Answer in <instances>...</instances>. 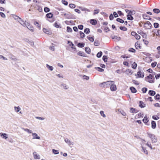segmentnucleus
<instances>
[{"instance_id":"1","label":"nucleus","mask_w":160,"mask_h":160,"mask_svg":"<svg viewBox=\"0 0 160 160\" xmlns=\"http://www.w3.org/2000/svg\"><path fill=\"white\" fill-rule=\"evenodd\" d=\"M11 18L17 20L19 23L23 27H26L27 28L32 32H33L34 29L33 27L28 22L24 21L19 17L15 15L12 14L11 15Z\"/></svg>"},{"instance_id":"2","label":"nucleus","mask_w":160,"mask_h":160,"mask_svg":"<svg viewBox=\"0 0 160 160\" xmlns=\"http://www.w3.org/2000/svg\"><path fill=\"white\" fill-rule=\"evenodd\" d=\"M112 82L111 81H109L107 82H103L99 84V86L102 88H108L110 86L111 83Z\"/></svg>"},{"instance_id":"3","label":"nucleus","mask_w":160,"mask_h":160,"mask_svg":"<svg viewBox=\"0 0 160 160\" xmlns=\"http://www.w3.org/2000/svg\"><path fill=\"white\" fill-rule=\"evenodd\" d=\"M149 137L151 139L152 143H155L157 142V139L154 135L150 133H147Z\"/></svg>"},{"instance_id":"4","label":"nucleus","mask_w":160,"mask_h":160,"mask_svg":"<svg viewBox=\"0 0 160 160\" xmlns=\"http://www.w3.org/2000/svg\"><path fill=\"white\" fill-rule=\"evenodd\" d=\"M154 76L151 74H150L146 78V80L151 83L154 82Z\"/></svg>"},{"instance_id":"5","label":"nucleus","mask_w":160,"mask_h":160,"mask_svg":"<svg viewBox=\"0 0 160 160\" xmlns=\"http://www.w3.org/2000/svg\"><path fill=\"white\" fill-rule=\"evenodd\" d=\"M152 25L151 23L149 21H147L145 22L144 25V27L145 29H150Z\"/></svg>"},{"instance_id":"6","label":"nucleus","mask_w":160,"mask_h":160,"mask_svg":"<svg viewBox=\"0 0 160 160\" xmlns=\"http://www.w3.org/2000/svg\"><path fill=\"white\" fill-rule=\"evenodd\" d=\"M112 83H111L110 84V89L111 91H115L117 90L116 86L114 84V82L113 81H112Z\"/></svg>"},{"instance_id":"7","label":"nucleus","mask_w":160,"mask_h":160,"mask_svg":"<svg viewBox=\"0 0 160 160\" xmlns=\"http://www.w3.org/2000/svg\"><path fill=\"white\" fill-rule=\"evenodd\" d=\"M64 141L69 146L71 147V145H73L74 144L73 142H72L68 138H66L64 139Z\"/></svg>"},{"instance_id":"8","label":"nucleus","mask_w":160,"mask_h":160,"mask_svg":"<svg viewBox=\"0 0 160 160\" xmlns=\"http://www.w3.org/2000/svg\"><path fill=\"white\" fill-rule=\"evenodd\" d=\"M0 136L2 138L5 139H7L8 138V135L7 134L3 132L0 133Z\"/></svg>"},{"instance_id":"9","label":"nucleus","mask_w":160,"mask_h":160,"mask_svg":"<svg viewBox=\"0 0 160 160\" xmlns=\"http://www.w3.org/2000/svg\"><path fill=\"white\" fill-rule=\"evenodd\" d=\"M137 76H138L137 78H143L144 77V73L143 72H141V71H139L137 72Z\"/></svg>"},{"instance_id":"10","label":"nucleus","mask_w":160,"mask_h":160,"mask_svg":"<svg viewBox=\"0 0 160 160\" xmlns=\"http://www.w3.org/2000/svg\"><path fill=\"white\" fill-rule=\"evenodd\" d=\"M32 135L33 139H40L41 138L40 137L38 136V134L36 133H32Z\"/></svg>"},{"instance_id":"11","label":"nucleus","mask_w":160,"mask_h":160,"mask_svg":"<svg viewBox=\"0 0 160 160\" xmlns=\"http://www.w3.org/2000/svg\"><path fill=\"white\" fill-rule=\"evenodd\" d=\"M33 157L35 159H39L40 158V155L37 153L36 152H34L33 153Z\"/></svg>"},{"instance_id":"12","label":"nucleus","mask_w":160,"mask_h":160,"mask_svg":"<svg viewBox=\"0 0 160 160\" xmlns=\"http://www.w3.org/2000/svg\"><path fill=\"white\" fill-rule=\"evenodd\" d=\"M111 38L112 39H114L115 40L117 41H119L121 39V38L120 37L117 36H112Z\"/></svg>"},{"instance_id":"13","label":"nucleus","mask_w":160,"mask_h":160,"mask_svg":"<svg viewBox=\"0 0 160 160\" xmlns=\"http://www.w3.org/2000/svg\"><path fill=\"white\" fill-rule=\"evenodd\" d=\"M139 106L141 108H144L145 107L146 105L142 101H140L139 102Z\"/></svg>"},{"instance_id":"14","label":"nucleus","mask_w":160,"mask_h":160,"mask_svg":"<svg viewBox=\"0 0 160 160\" xmlns=\"http://www.w3.org/2000/svg\"><path fill=\"white\" fill-rule=\"evenodd\" d=\"M143 122L145 123H147L148 122V120L147 115H145L143 119Z\"/></svg>"},{"instance_id":"15","label":"nucleus","mask_w":160,"mask_h":160,"mask_svg":"<svg viewBox=\"0 0 160 160\" xmlns=\"http://www.w3.org/2000/svg\"><path fill=\"white\" fill-rule=\"evenodd\" d=\"M61 86L63 88L65 89H68L69 88L68 86L64 83H62L61 85Z\"/></svg>"},{"instance_id":"16","label":"nucleus","mask_w":160,"mask_h":160,"mask_svg":"<svg viewBox=\"0 0 160 160\" xmlns=\"http://www.w3.org/2000/svg\"><path fill=\"white\" fill-rule=\"evenodd\" d=\"M63 15L66 17L67 18L70 19L72 18L71 15L70 14V13H65Z\"/></svg>"},{"instance_id":"17","label":"nucleus","mask_w":160,"mask_h":160,"mask_svg":"<svg viewBox=\"0 0 160 160\" xmlns=\"http://www.w3.org/2000/svg\"><path fill=\"white\" fill-rule=\"evenodd\" d=\"M156 125L155 122L154 121H152L151 122V126L152 128L153 129H155L156 127Z\"/></svg>"},{"instance_id":"18","label":"nucleus","mask_w":160,"mask_h":160,"mask_svg":"<svg viewBox=\"0 0 160 160\" xmlns=\"http://www.w3.org/2000/svg\"><path fill=\"white\" fill-rule=\"evenodd\" d=\"M135 45L136 49H139L141 48V46H140V44L138 42H136L135 43Z\"/></svg>"},{"instance_id":"19","label":"nucleus","mask_w":160,"mask_h":160,"mask_svg":"<svg viewBox=\"0 0 160 160\" xmlns=\"http://www.w3.org/2000/svg\"><path fill=\"white\" fill-rule=\"evenodd\" d=\"M143 18L146 19L150 20L151 18L150 17L146 14H144L142 15Z\"/></svg>"},{"instance_id":"20","label":"nucleus","mask_w":160,"mask_h":160,"mask_svg":"<svg viewBox=\"0 0 160 160\" xmlns=\"http://www.w3.org/2000/svg\"><path fill=\"white\" fill-rule=\"evenodd\" d=\"M90 23L92 25H95L97 23V21L95 19H91L90 21Z\"/></svg>"},{"instance_id":"21","label":"nucleus","mask_w":160,"mask_h":160,"mask_svg":"<svg viewBox=\"0 0 160 160\" xmlns=\"http://www.w3.org/2000/svg\"><path fill=\"white\" fill-rule=\"evenodd\" d=\"M142 151L145 154L147 155L148 154V152L144 147L142 146Z\"/></svg>"},{"instance_id":"22","label":"nucleus","mask_w":160,"mask_h":160,"mask_svg":"<svg viewBox=\"0 0 160 160\" xmlns=\"http://www.w3.org/2000/svg\"><path fill=\"white\" fill-rule=\"evenodd\" d=\"M148 94L151 96H153L155 94L156 92L153 91L149 90Z\"/></svg>"},{"instance_id":"23","label":"nucleus","mask_w":160,"mask_h":160,"mask_svg":"<svg viewBox=\"0 0 160 160\" xmlns=\"http://www.w3.org/2000/svg\"><path fill=\"white\" fill-rule=\"evenodd\" d=\"M53 14L51 12L47 13L46 15V17L48 18H51L52 17Z\"/></svg>"},{"instance_id":"24","label":"nucleus","mask_w":160,"mask_h":160,"mask_svg":"<svg viewBox=\"0 0 160 160\" xmlns=\"http://www.w3.org/2000/svg\"><path fill=\"white\" fill-rule=\"evenodd\" d=\"M43 32H44L45 33L48 34H51V32L49 31V30L48 29L46 28H43Z\"/></svg>"},{"instance_id":"25","label":"nucleus","mask_w":160,"mask_h":160,"mask_svg":"<svg viewBox=\"0 0 160 160\" xmlns=\"http://www.w3.org/2000/svg\"><path fill=\"white\" fill-rule=\"evenodd\" d=\"M80 76L81 77H82V78L84 80H88L89 79V77L87 76H86L85 75H80Z\"/></svg>"},{"instance_id":"26","label":"nucleus","mask_w":160,"mask_h":160,"mask_svg":"<svg viewBox=\"0 0 160 160\" xmlns=\"http://www.w3.org/2000/svg\"><path fill=\"white\" fill-rule=\"evenodd\" d=\"M22 129L24 131L27 132L28 133H32V131L30 129H29L27 128H22Z\"/></svg>"},{"instance_id":"27","label":"nucleus","mask_w":160,"mask_h":160,"mask_svg":"<svg viewBox=\"0 0 160 160\" xmlns=\"http://www.w3.org/2000/svg\"><path fill=\"white\" fill-rule=\"evenodd\" d=\"M130 89L132 93H135L137 92L136 89L134 87H132L130 88Z\"/></svg>"},{"instance_id":"28","label":"nucleus","mask_w":160,"mask_h":160,"mask_svg":"<svg viewBox=\"0 0 160 160\" xmlns=\"http://www.w3.org/2000/svg\"><path fill=\"white\" fill-rule=\"evenodd\" d=\"M87 38L91 42H93L94 41V38L93 37L88 36L87 37Z\"/></svg>"},{"instance_id":"29","label":"nucleus","mask_w":160,"mask_h":160,"mask_svg":"<svg viewBox=\"0 0 160 160\" xmlns=\"http://www.w3.org/2000/svg\"><path fill=\"white\" fill-rule=\"evenodd\" d=\"M78 54L81 56L84 57L85 54L82 52L79 51L78 53Z\"/></svg>"},{"instance_id":"30","label":"nucleus","mask_w":160,"mask_h":160,"mask_svg":"<svg viewBox=\"0 0 160 160\" xmlns=\"http://www.w3.org/2000/svg\"><path fill=\"white\" fill-rule=\"evenodd\" d=\"M34 24L39 29H41V26L39 25V24L37 22H34Z\"/></svg>"},{"instance_id":"31","label":"nucleus","mask_w":160,"mask_h":160,"mask_svg":"<svg viewBox=\"0 0 160 160\" xmlns=\"http://www.w3.org/2000/svg\"><path fill=\"white\" fill-rule=\"evenodd\" d=\"M81 9V10L82 11H87V12H90V10L87 8H80Z\"/></svg>"},{"instance_id":"32","label":"nucleus","mask_w":160,"mask_h":160,"mask_svg":"<svg viewBox=\"0 0 160 160\" xmlns=\"http://www.w3.org/2000/svg\"><path fill=\"white\" fill-rule=\"evenodd\" d=\"M84 32L86 34H88L90 32V29L88 28H86L84 30Z\"/></svg>"},{"instance_id":"33","label":"nucleus","mask_w":160,"mask_h":160,"mask_svg":"<svg viewBox=\"0 0 160 160\" xmlns=\"http://www.w3.org/2000/svg\"><path fill=\"white\" fill-rule=\"evenodd\" d=\"M79 33L80 34V36L81 38H83L85 37V35L83 32H82L81 31H80L79 32Z\"/></svg>"},{"instance_id":"34","label":"nucleus","mask_w":160,"mask_h":160,"mask_svg":"<svg viewBox=\"0 0 160 160\" xmlns=\"http://www.w3.org/2000/svg\"><path fill=\"white\" fill-rule=\"evenodd\" d=\"M153 12L156 13H158L160 12V10L158 8H154L153 10Z\"/></svg>"},{"instance_id":"35","label":"nucleus","mask_w":160,"mask_h":160,"mask_svg":"<svg viewBox=\"0 0 160 160\" xmlns=\"http://www.w3.org/2000/svg\"><path fill=\"white\" fill-rule=\"evenodd\" d=\"M85 51L88 54H89L90 52V49L88 47H86L85 48Z\"/></svg>"},{"instance_id":"36","label":"nucleus","mask_w":160,"mask_h":160,"mask_svg":"<svg viewBox=\"0 0 160 160\" xmlns=\"http://www.w3.org/2000/svg\"><path fill=\"white\" fill-rule=\"evenodd\" d=\"M127 17H128L127 19L128 20H132L133 19V18L130 15L128 14L127 15Z\"/></svg>"},{"instance_id":"37","label":"nucleus","mask_w":160,"mask_h":160,"mask_svg":"<svg viewBox=\"0 0 160 160\" xmlns=\"http://www.w3.org/2000/svg\"><path fill=\"white\" fill-rule=\"evenodd\" d=\"M94 44L95 46H98L99 45V41L98 40H95L94 42Z\"/></svg>"},{"instance_id":"38","label":"nucleus","mask_w":160,"mask_h":160,"mask_svg":"<svg viewBox=\"0 0 160 160\" xmlns=\"http://www.w3.org/2000/svg\"><path fill=\"white\" fill-rule=\"evenodd\" d=\"M52 152L53 153H54L55 154H58L59 153L58 150L53 149L52 150Z\"/></svg>"},{"instance_id":"39","label":"nucleus","mask_w":160,"mask_h":160,"mask_svg":"<svg viewBox=\"0 0 160 160\" xmlns=\"http://www.w3.org/2000/svg\"><path fill=\"white\" fill-rule=\"evenodd\" d=\"M119 28L120 30L123 31H126L127 30V28L125 27H120Z\"/></svg>"},{"instance_id":"40","label":"nucleus","mask_w":160,"mask_h":160,"mask_svg":"<svg viewBox=\"0 0 160 160\" xmlns=\"http://www.w3.org/2000/svg\"><path fill=\"white\" fill-rule=\"evenodd\" d=\"M102 52L101 51L98 52L97 54V57L98 58H100L102 55Z\"/></svg>"},{"instance_id":"41","label":"nucleus","mask_w":160,"mask_h":160,"mask_svg":"<svg viewBox=\"0 0 160 160\" xmlns=\"http://www.w3.org/2000/svg\"><path fill=\"white\" fill-rule=\"evenodd\" d=\"M46 67L49 70H53V68L52 66H50L48 64L46 65Z\"/></svg>"},{"instance_id":"42","label":"nucleus","mask_w":160,"mask_h":160,"mask_svg":"<svg viewBox=\"0 0 160 160\" xmlns=\"http://www.w3.org/2000/svg\"><path fill=\"white\" fill-rule=\"evenodd\" d=\"M14 109L15 111L16 112H18L21 109L19 107H15Z\"/></svg>"},{"instance_id":"43","label":"nucleus","mask_w":160,"mask_h":160,"mask_svg":"<svg viewBox=\"0 0 160 160\" xmlns=\"http://www.w3.org/2000/svg\"><path fill=\"white\" fill-rule=\"evenodd\" d=\"M116 20L117 21L121 23H123L124 22V20L120 18H117Z\"/></svg>"},{"instance_id":"44","label":"nucleus","mask_w":160,"mask_h":160,"mask_svg":"<svg viewBox=\"0 0 160 160\" xmlns=\"http://www.w3.org/2000/svg\"><path fill=\"white\" fill-rule=\"evenodd\" d=\"M69 7L70 8H74L76 7V5L74 4H70L69 5Z\"/></svg>"},{"instance_id":"45","label":"nucleus","mask_w":160,"mask_h":160,"mask_svg":"<svg viewBox=\"0 0 160 160\" xmlns=\"http://www.w3.org/2000/svg\"><path fill=\"white\" fill-rule=\"evenodd\" d=\"M78 46L79 47L82 48L84 46V44L79 43L78 44Z\"/></svg>"},{"instance_id":"46","label":"nucleus","mask_w":160,"mask_h":160,"mask_svg":"<svg viewBox=\"0 0 160 160\" xmlns=\"http://www.w3.org/2000/svg\"><path fill=\"white\" fill-rule=\"evenodd\" d=\"M61 2L63 4L66 6L68 5V2L65 0H62Z\"/></svg>"},{"instance_id":"47","label":"nucleus","mask_w":160,"mask_h":160,"mask_svg":"<svg viewBox=\"0 0 160 160\" xmlns=\"http://www.w3.org/2000/svg\"><path fill=\"white\" fill-rule=\"evenodd\" d=\"M67 30L68 32H71L72 31V29L68 26L67 27Z\"/></svg>"},{"instance_id":"48","label":"nucleus","mask_w":160,"mask_h":160,"mask_svg":"<svg viewBox=\"0 0 160 160\" xmlns=\"http://www.w3.org/2000/svg\"><path fill=\"white\" fill-rule=\"evenodd\" d=\"M69 43H70V44L69 45L70 46H72V47H71V48H75L74 47H73L74 46V44L71 42L68 41V43L69 44Z\"/></svg>"},{"instance_id":"49","label":"nucleus","mask_w":160,"mask_h":160,"mask_svg":"<svg viewBox=\"0 0 160 160\" xmlns=\"http://www.w3.org/2000/svg\"><path fill=\"white\" fill-rule=\"evenodd\" d=\"M50 9L48 7H45L44 8V11L46 12H48L50 11Z\"/></svg>"},{"instance_id":"50","label":"nucleus","mask_w":160,"mask_h":160,"mask_svg":"<svg viewBox=\"0 0 160 160\" xmlns=\"http://www.w3.org/2000/svg\"><path fill=\"white\" fill-rule=\"evenodd\" d=\"M137 67V64L135 63V62H134V63L132 64V67L133 69H135Z\"/></svg>"},{"instance_id":"51","label":"nucleus","mask_w":160,"mask_h":160,"mask_svg":"<svg viewBox=\"0 0 160 160\" xmlns=\"http://www.w3.org/2000/svg\"><path fill=\"white\" fill-rule=\"evenodd\" d=\"M100 114L103 117L105 118L106 117V115L104 114V112L102 111H101L100 112Z\"/></svg>"},{"instance_id":"52","label":"nucleus","mask_w":160,"mask_h":160,"mask_svg":"<svg viewBox=\"0 0 160 160\" xmlns=\"http://www.w3.org/2000/svg\"><path fill=\"white\" fill-rule=\"evenodd\" d=\"M99 12V10L98 9L95 10L93 13V15H95L96 14H98Z\"/></svg>"},{"instance_id":"53","label":"nucleus","mask_w":160,"mask_h":160,"mask_svg":"<svg viewBox=\"0 0 160 160\" xmlns=\"http://www.w3.org/2000/svg\"><path fill=\"white\" fill-rule=\"evenodd\" d=\"M148 89L147 88H142V90L143 93H145L147 91Z\"/></svg>"},{"instance_id":"54","label":"nucleus","mask_w":160,"mask_h":160,"mask_svg":"<svg viewBox=\"0 0 160 160\" xmlns=\"http://www.w3.org/2000/svg\"><path fill=\"white\" fill-rule=\"evenodd\" d=\"M146 145L148 146L151 149H152V148L151 146V144L149 142H147L146 144Z\"/></svg>"},{"instance_id":"55","label":"nucleus","mask_w":160,"mask_h":160,"mask_svg":"<svg viewBox=\"0 0 160 160\" xmlns=\"http://www.w3.org/2000/svg\"><path fill=\"white\" fill-rule=\"evenodd\" d=\"M107 57L106 56H103L102 57V59L105 62L107 61Z\"/></svg>"},{"instance_id":"56","label":"nucleus","mask_w":160,"mask_h":160,"mask_svg":"<svg viewBox=\"0 0 160 160\" xmlns=\"http://www.w3.org/2000/svg\"><path fill=\"white\" fill-rule=\"evenodd\" d=\"M0 59L3 60H7V58L1 55H0Z\"/></svg>"},{"instance_id":"57","label":"nucleus","mask_w":160,"mask_h":160,"mask_svg":"<svg viewBox=\"0 0 160 160\" xmlns=\"http://www.w3.org/2000/svg\"><path fill=\"white\" fill-rule=\"evenodd\" d=\"M152 118L153 119L155 120H157L159 119V117L156 116H153L152 117Z\"/></svg>"},{"instance_id":"58","label":"nucleus","mask_w":160,"mask_h":160,"mask_svg":"<svg viewBox=\"0 0 160 160\" xmlns=\"http://www.w3.org/2000/svg\"><path fill=\"white\" fill-rule=\"evenodd\" d=\"M35 118H36L38 119L41 120H43L44 119V118L43 117H36Z\"/></svg>"},{"instance_id":"59","label":"nucleus","mask_w":160,"mask_h":160,"mask_svg":"<svg viewBox=\"0 0 160 160\" xmlns=\"http://www.w3.org/2000/svg\"><path fill=\"white\" fill-rule=\"evenodd\" d=\"M129 51L132 52H135L136 51L135 49L133 48H130Z\"/></svg>"},{"instance_id":"60","label":"nucleus","mask_w":160,"mask_h":160,"mask_svg":"<svg viewBox=\"0 0 160 160\" xmlns=\"http://www.w3.org/2000/svg\"><path fill=\"white\" fill-rule=\"evenodd\" d=\"M132 82L133 83L135 84L136 85H138L139 84V82H138L135 80H132Z\"/></svg>"},{"instance_id":"61","label":"nucleus","mask_w":160,"mask_h":160,"mask_svg":"<svg viewBox=\"0 0 160 160\" xmlns=\"http://www.w3.org/2000/svg\"><path fill=\"white\" fill-rule=\"evenodd\" d=\"M154 26L155 28H158L159 26V24L156 22L154 23Z\"/></svg>"},{"instance_id":"62","label":"nucleus","mask_w":160,"mask_h":160,"mask_svg":"<svg viewBox=\"0 0 160 160\" xmlns=\"http://www.w3.org/2000/svg\"><path fill=\"white\" fill-rule=\"evenodd\" d=\"M135 37L138 40H139L140 38V36L138 34H137Z\"/></svg>"},{"instance_id":"63","label":"nucleus","mask_w":160,"mask_h":160,"mask_svg":"<svg viewBox=\"0 0 160 160\" xmlns=\"http://www.w3.org/2000/svg\"><path fill=\"white\" fill-rule=\"evenodd\" d=\"M54 26L57 28L59 27V25L57 22H56L54 23Z\"/></svg>"},{"instance_id":"64","label":"nucleus","mask_w":160,"mask_h":160,"mask_svg":"<svg viewBox=\"0 0 160 160\" xmlns=\"http://www.w3.org/2000/svg\"><path fill=\"white\" fill-rule=\"evenodd\" d=\"M155 98L156 99L159 100L160 99V95L159 94H157L155 97Z\"/></svg>"}]
</instances>
